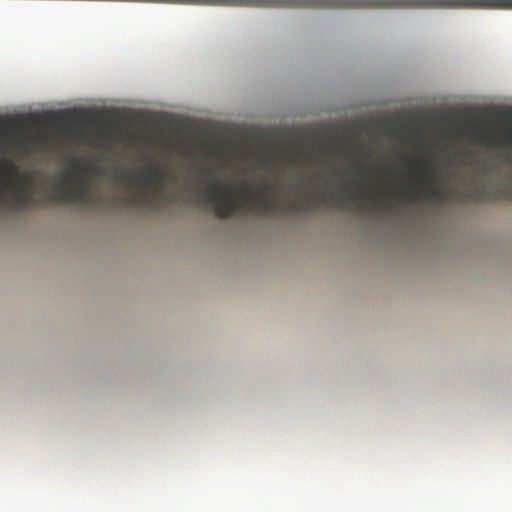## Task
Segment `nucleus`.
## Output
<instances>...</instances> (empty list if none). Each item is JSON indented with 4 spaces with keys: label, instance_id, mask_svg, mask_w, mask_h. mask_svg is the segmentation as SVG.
Returning a JSON list of instances; mask_svg holds the SVG:
<instances>
[{
    "label": "nucleus",
    "instance_id": "nucleus-12",
    "mask_svg": "<svg viewBox=\"0 0 512 512\" xmlns=\"http://www.w3.org/2000/svg\"><path fill=\"white\" fill-rule=\"evenodd\" d=\"M121 177L124 178L125 180H130L131 172L128 170H124L121 172Z\"/></svg>",
    "mask_w": 512,
    "mask_h": 512
},
{
    "label": "nucleus",
    "instance_id": "nucleus-7",
    "mask_svg": "<svg viewBox=\"0 0 512 512\" xmlns=\"http://www.w3.org/2000/svg\"><path fill=\"white\" fill-rule=\"evenodd\" d=\"M242 196L250 202L251 208L259 214H270L278 209V204L273 199H254L250 187L242 190Z\"/></svg>",
    "mask_w": 512,
    "mask_h": 512
},
{
    "label": "nucleus",
    "instance_id": "nucleus-9",
    "mask_svg": "<svg viewBox=\"0 0 512 512\" xmlns=\"http://www.w3.org/2000/svg\"><path fill=\"white\" fill-rule=\"evenodd\" d=\"M481 139L483 141L488 142L489 144H496L497 143V137L495 133H487L481 136Z\"/></svg>",
    "mask_w": 512,
    "mask_h": 512
},
{
    "label": "nucleus",
    "instance_id": "nucleus-4",
    "mask_svg": "<svg viewBox=\"0 0 512 512\" xmlns=\"http://www.w3.org/2000/svg\"><path fill=\"white\" fill-rule=\"evenodd\" d=\"M414 164L418 171L417 180L421 192L432 199L446 200L447 191L436 183L435 166L430 161H416Z\"/></svg>",
    "mask_w": 512,
    "mask_h": 512
},
{
    "label": "nucleus",
    "instance_id": "nucleus-1",
    "mask_svg": "<svg viewBox=\"0 0 512 512\" xmlns=\"http://www.w3.org/2000/svg\"><path fill=\"white\" fill-rule=\"evenodd\" d=\"M203 195L208 202L213 204L214 214L218 218L224 219L232 216L239 207V203L229 187L213 174H209L208 187Z\"/></svg>",
    "mask_w": 512,
    "mask_h": 512
},
{
    "label": "nucleus",
    "instance_id": "nucleus-10",
    "mask_svg": "<svg viewBox=\"0 0 512 512\" xmlns=\"http://www.w3.org/2000/svg\"><path fill=\"white\" fill-rule=\"evenodd\" d=\"M368 168L365 167L364 165H360L359 166V174L363 177V178H366L368 176Z\"/></svg>",
    "mask_w": 512,
    "mask_h": 512
},
{
    "label": "nucleus",
    "instance_id": "nucleus-8",
    "mask_svg": "<svg viewBox=\"0 0 512 512\" xmlns=\"http://www.w3.org/2000/svg\"><path fill=\"white\" fill-rule=\"evenodd\" d=\"M309 204V201L303 198H298L289 204L287 208L289 211H305L308 209Z\"/></svg>",
    "mask_w": 512,
    "mask_h": 512
},
{
    "label": "nucleus",
    "instance_id": "nucleus-11",
    "mask_svg": "<svg viewBox=\"0 0 512 512\" xmlns=\"http://www.w3.org/2000/svg\"><path fill=\"white\" fill-rule=\"evenodd\" d=\"M270 188H273L272 186H269V185H265V184H257V190L259 193H263L265 190L267 189H270Z\"/></svg>",
    "mask_w": 512,
    "mask_h": 512
},
{
    "label": "nucleus",
    "instance_id": "nucleus-3",
    "mask_svg": "<svg viewBox=\"0 0 512 512\" xmlns=\"http://www.w3.org/2000/svg\"><path fill=\"white\" fill-rule=\"evenodd\" d=\"M144 181L138 182L139 193L132 194L129 202L135 206H146L154 204L152 198L146 195L149 187L153 188L154 194H162L168 180V172L158 168L148 167L143 172Z\"/></svg>",
    "mask_w": 512,
    "mask_h": 512
},
{
    "label": "nucleus",
    "instance_id": "nucleus-6",
    "mask_svg": "<svg viewBox=\"0 0 512 512\" xmlns=\"http://www.w3.org/2000/svg\"><path fill=\"white\" fill-rule=\"evenodd\" d=\"M457 196H464L475 202H499L502 200L512 201V182L502 185L495 190L486 185H481L470 190L457 191Z\"/></svg>",
    "mask_w": 512,
    "mask_h": 512
},
{
    "label": "nucleus",
    "instance_id": "nucleus-5",
    "mask_svg": "<svg viewBox=\"0 0 512 512\" xmlns=\"http://www.w3.org/2000/svg\"><path fill=\"white\" fill-rule=\"evenodd\" d=\"M61 185H69L70 187L67 191H57L50 195L52 200H71L73 202H82L88 198V184L80 180L71 170H67L61 174Z\"/></svg>",
    "mask_w": 512,
    "mask_h": 512
},
{
    "label": "nucleus",
    "instance_id": "nucleus-2",
    "mask_svg": "<svg viewBox=\"0 0 512 512\" xmlns=\"http://www.w3.org/2000/svg\"><path fill=\"white\" fill-rule=\"evenodd\" d=\"M9 176L3 177V184L11 190L10 202L17 209H26L32 203L29 190L33 187L30 173L19 174L11 163H7Z\"/></svg>",
    "mask_w": 512,
    "mask_h": 512
}]
</instances>
